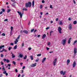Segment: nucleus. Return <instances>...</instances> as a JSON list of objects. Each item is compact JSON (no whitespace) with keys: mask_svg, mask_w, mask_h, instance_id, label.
<instances>
[{"mask_svg":"<svg viewBox=\"0 0 77 77\" xmlns=\"http://www.w3.org/2000/svg\"><path fill=\"white\" fill-rule=\"evenodd\" d=\"M32 6V3L31 2H29L28 3H26L25 4L26 8H30Z\"/></svg>","mask_w":77,"mask_h":77,"instance_id":"1","label":"nucleus"},{"mask_svg":"<svg viewBox=\"0 0 77 77\" xmlns=\"http://www.w3.org/2000/svg\"><path fill=\"white\" fill-rule=\"evenodd\" d=\"M17 13H18V14H19V15L20 16V18H22V15H23L24 14V11H22V12L21 13V12H19V11H17Z\"/></svg>","mask_w":77,"mask_h":77,"instance_id":"2","label":"nucleus"},{"mask_svg":"<svg viewBox=\"0 0 77 77\" xmlns=\"http://www.w3.org/2000/svg\"><path fill=\"white\" fill-rule=\"evenodd\" d=\"M66 39H63L62 41V44H63V45H64L66 44Z\"/></svg>","mask_w":77,"mask_h":77,"instance_id":"3","label":"nucleus"},{"mask_svg":"<svg viewBox=\"0 0 77 77\" xmlns=\"http://www.w3.org/2000/svg\"><path fill=\"white\" fill-rule=\"evenodd\" d=\"M57 58H55V60H54L53 63L54 66H55L56 65V62H57Z\"/></svg>","mask_w":77,"mask_h":77,"instance_id":"4","label":"nucleus"},{"mask_svg":"<svg viewBox=\"0 0 77 77\" xmlns=\"http://www.w3.org/2000/svg\"><path fill=\"white\" fill-rule=\"evenodd\" d=\"M58 31L60 33H62V28L60 27H59L58 28Z\"/></svg>","mask_w":77,"mask_h":77,"instance_id":"5","label":"nucleus"},{"mask_svg":"<svg viewBox=\"0 0 77 77\" xmlns=\"http://www.w3.org/2000/svg\"><path fill=\"white\" fill-rule=\"evenodd\" d=\"M3 60H4V62H6V61L7 63H9L10 62V60H8V59L7 60L5 59H3Z\"/></svg>","mask_w":77,"mask_h":77,"instance_id":"6","label":"nucleus"},{"mask_svg":"<svg viewBox=\"0 0 77 77\" xmlns=\"http://www.w3.org/2000/svg\"><path fill=\"white\" fill-rule=\"evenodd\" d=\"M76 66V62L74 61L73 63V68H75V66Z\"/></svg>","mask_w":77,"mask_h":77,"instance_id":"7","label":"nucleus"},{"mask_svg":"<svg viewBox=\"0 0 77 77\" xmlns=\"http://www.w3.org/2000/svg\"><path fill=\"white\" fill-rule=\"evenodd\" d=\"M36 66V63H35L34 64H32L31 66V67H35V66Z\"/></svg>","mask_w":77,"mask_h":77,"instance_id":"8","label":"nucleus"},{"mask_svg":"<svg viewBox=\"0 0 77 77\" xmlns=\"http://www.w3.org/2000/svg\"><path fill=\"white\" fill-rule=\"evenodd\" d=\"M68 27L69 30H71L72 29V25L71 24H69Z\"/></svg>","mask_w":77,"mask_h":77,"instance_id":"9","label":"nucleus"},{"mask_svg":"<svg viewBox=\"0 0 77 77\" xmlns=\"http://www.w3.org/2000/svg\"><path fill=\"white\" fill-rule=\"evenodd\" d=\"M74 55H75V54H76L77 53V49L76 48H74Z\"/></svg>","mask_w":77,"mask_h":77,"instance_id":"10","label":"nucleus"},{"mask_svg":"<svg viewBox=\"0 0 77 77\" xmlns=\"http://www.w3.org/2000/svg\"><path fill=\"white\" fill-rule=\"evenodd\" d=\"M23 32L25 34H27L28 33V31L27 30H25L23 31Z\"/></svg>","mask_w":77,"mask_h":77,"instance_id":"11","label":"nucleus"},{"mask_svg":"<svg viewBox=\"0 0 77 77\" xmlns=\"http://www.w3.org/2000/svg\"><path fill=\"white\" fill-rule=\"evenodd\" d=\"M18 57H20L22 58L23 57V55L21 54H20L19 56H18Z\"/></svg>","mask_w":77,"mask_h":77,"instance_id":"12","label":"nucleus"},{"mask_svg":"<svg viewBox=\"0 0 77 77\" xmlns=\"http://www.w3.org/2000/svg\"><path fill=\"white\" fill-rule=\"evenodd\" d=\"M5 51V52H7V50H5V48H3L2 49V50L1 51V53H2V52H3V51Z\"/></svg>","mask_w":77,"mask_h":77,"instance_id":"13","label":"nucleus"},{"mask_svg":"<svg viewBox=\"0 0 77 77\" xmlns=\"http://www.w3.org/2000/svg\"><path fill=\"white\" fill-rule=\"evenodd\" d=\"M18 42V41L17 40V39H16V40L14 41V44H17Z\"/></svg>","mask_w":77,"mask_h":77,"instance_id":"14","label":"nucleus"},{"mask_svg":"<svg viewBox=\"0 0 77 77\" xmlns=\"http://www.w3.org/2000/svg\"><path fill=\"white\" fill-rule=\"evenodd\" d=\"M34 5H35V1H34V0H33L32 2V5L33 7V6H34Z\"/></svg>","mask_w":77,"mask_h":77,"instance_id":"15","label":"nucleus"},{"mask_svg":"<svg viewBox=\"0 0 77 77\" xmlns=\"http://www.w3.org/2000/svg\"><path fill=\"white\" fill-rule=\"evenodd\" d=\"M45 60H46V58L44 57L43 59L42 60V63H43L44 62H45Z\"/></svg>","mask_w":77,"mask_h":77,"instance_id":"16","label":"nucleus"},{"mask_svg":"<svg viewBox=\"0 0 77 77\" xmlns=\"http://www.w3.org/2000/svg\"><path fill=\"white\" fill-rule=\"evenodd\" d=\"M67 65H69V63L70 62V60H67Z\"/></svg>","mask_w":77,"mask_h":77,"instance_id":"17","label":"nucleus"},{"mask_svg":"<svg viewBox=\"0 0 77 77\" xmlns=\"http://www.w3.org/2000/svg\"><path fill=\"white\" fill-rule=\"evenodd\" d=\"M5 48V45H1L0 46V49H2V48Z\"/></svg>","mask_w":77,"mask_h":77,"instance_id":"18","label":"nucleus"},{"mask_svg":"<svg viewBox=\"0 0 77 77\" xmlns=\"http://www.w3.org/2000/svg\"><path fill=\"white\" fill-rule=\"evenodd\" d=\"M46 37V35L45 34H44L43 35L42 39H44V38H45Z\"/></svg>","mask_w":77,"mask_h":77,"instance_id":"19","label":"nucleus"},{"mask_svg":"<svg viewBox=\"0 0 77 77\" xmlns=\"http://www.w3.org/2000/svg\"><path fill=\"white\" fill-rule=\"evenodd\" d=\"M59 24L60 25H63V23H62V22L60 21Z\"/></svg>","mask_w":77,"mask_h":77,"instance_id":"20","label":"nucleus"},{"mask_svg":"<svg viewBox=\"0 0 77 77\" xmlns=\"http://www.w3.org/2000/svg\"><path fill=\"white\" fill-rule=\"evenodd\" d=\"M17 45H15V46L14 47V50H16V49H17Z\"/></svg>","mask_w":77,"mask_h":77,"instance_id":"21","label":"nucleus"},{"mask_svg":"<svg viewBox=\"0 0 77 77\" xmlns=\"http://www.w3.org/2000/svg\"><path fill=\"white\" fill-rule=\"evenodd\" d=\"M11 33H12V30H13V27L11 26Z\"/></svg>","mask_w":77,"mask_h":77,"instance_id":"22","label":"nucleus"},{"mask_svg":"<svg viewBox=\"0 0 77 77\" xmlns=\"http://www.w3.org/2000/svg\"><path fill=\"white\" fill-rule=\"evenodd\" d=\"M10 11H11L10 9H8L7 10V13H9V12H10Z\"/></svg>","mask_w":77,"mask_h":77,"instance_id":"23","label":"nucleus"},{"mask_svg":"<svg viewBox=\"0 0 77 77\" xmlns=\"http://www.w3.org/2000/svg\"><path fill=\"white\" fill-rule=\"evenodd\" d=\"M74 24H77V21L75 20L73 22Z\"/></svg>","mask_w":77,"mask_h":77,"instance_id":"24","label":"nucleus"},{"mask_svg":"<svg viewBox=\"0 0 77 77\" xmlns=\"http://www.w3.org/2000/svg\"><path fill=\"white\" fill-rule=\"evenodd\" d=\"M30 57L32 60H33V57L32 56H30Z\"/></svg>","mask_w":77,"mask_h":77,"instance_id":"25","label":"nucleus"},{"mask_svg":"<svg viewBox=\"0 0 77 77\" xmlns=\"http://www.w3.org/2000/svg\"><path fill=\"white\" fill-rule=\"evenodd\" d=\"M14 54H12V58H14L15 57V56L14 55Z\"/></svg>","mask_w":77,"mask_h":77,"instance_id":"26","label":"nucleus"},{"mask_svg":"<svg viewBox=\"0 0 77 77\" xmlns=\"http://www.w3.org/2000/svg\"><path fill=\"white\" fill-rule=\"evenodd\" d=\"M65 74H66V71H64L63 72V75H64Z\"/></svg>","mask_w":77,"mask_h":77,"instance_id":"27","label":"nucleus"},{"mask_svg":"<svg viewBox=\"0 0 77 77\" xmlns=\"http://www.w3.org/2000/svg\"><path fill=\"white\" fill-rule=\"evenodd\" d=\"M20 35H19L17 38L16 39L17 40H18V39H20Z\"/></svg>","mask_w":77,"mask_h":77,"instance_id":"28","label":"nucleus"},{"mask_svg":"<svg viewBox=\"0 0 77 77\" xmlns=\"http://www.w3.org/2000/svg\"><path fill=\"white\" fill-rule=\"evenodd\" d=\"M27 8H23V11H27Z\"/></svg>","mask_w":77,"mask_h":77,"instance_id":"29","label":"nucleus"},{"mask_svg":"<svg viewBox=\"0 0 77 77\" xmlns=\"http://www.w3.org/2000/svg\"><path fill=\"white\" fill-rule=\"evenodd\" d=\"M13 64H14V65H16V62H15L14 61H13Z\"/></svg>","mask_w":77,"mask_h":77,"instance_id":"30","label":"nucleus"},{"mask_svg":"<svg viewBox=\"0 0 77 77\" xmlns=\"http://www.w3.org/2000/svg\"><path fill=\"white\" fill-rule=\"evenodd\" d=\"M77 42V40H75L74 42V43L73 44V45H75V44Z\"/></svg>","mask_w":77,"mask_h":77,"instance_id":"31","label":"nucleus"},{"mask_svg":"<svg viewBox=\"0 0 77 77\" xmlns=\"http://www.w3.org/2000/svg\"><path fill=\"white\" fill-rule=\"evenodd\" d=\"M63 71H61L60 72V73L61 74H63Z\"/></svg>","mask_w":77,"mask_h":77,"instance_id":"32","label":"nucleus"},{"mask_svg":"<svg viewBox=\"0 0 77 77\" xmlns=\"http://www.w3.org/2000/svg\"><path fill=\"white\" fill-rule=\"evenodd\" d=\"M52 32H53V31H50V36H51V33H52Z\"/></svg>","mask_w":77,"mask_h":77,"instance_id":"33","label":"nucleus"},{"mask_svg":"<svg viewBox=\"0 0 77 77\" xmlns=\"http://www.w3.org/2000/svg\"><path fill=\"white\" fill-rule=\"evenodd\" d=\"M2 12H5V9H3V8H2Z\"/></svg>","mask_w":77,"mask_h":77,"instance_id":"34","label":"nucleus"},{"mask_svg":"<svg viewBox=\"0 0 77 77\" xmlns=\"http://www.w3.org/2000/svg\"><path fill=\"white\" fill-rule=\"evenodd\" d=\"M1 65H4V63L3 62V61H1Z\"/></svg>","mask_w":77,"mask_h":77,"instance_id":"35","label":"nucleus"},{"mask_svg":"<svg viewBox=\"0 0 77 77\" xmlns=\"http://www.w3.org/2000/svg\"><path fill=\"white\" fill-rule=\"evenodd\" d=\"M41 56V54H39L37 55V56Z\"/></svg>","mask_w":77,"mask_h":77,"instance_id":"36","label":"nucleus"},{"mask_svg":"<svg viewBox=\"0 0 77 77\" xmlns=\"http://www.w3.org/2000/svg\"><path fill=\"white\" fill-rule=\"evenodd\" d=\"M34 30H35V29H31V32H33Z\"/></svg>","mask_w":77,"mask_h":77,"instance_id":"37","label":"nucleus"},{"mask_svg":"<svg viewBox=\"0 0 77 77\" xmlns=\"http://www.w3.org/2000/svg\"><path fill=\"white\" fill-rule=\"evenodd\" d=\"M2 36H5V34L4 33H3L2 34Z\"/></svg>","mask_w":77,"mask_h":77,"instance_id":"38","label":"nucleus"},{"mask_svg":"<svg viewBox=\"0 0 77 77\" xmlns=\"http://www.w3.org/2000/svg\"><path fill=\"white\" fill-rule=\"evenodd\" d=\"M26 58H27V56L25 55V57H23V59H26Z\"/></svg>","mask_w":77,"mask_h":77,"instance_id":"39","label":"nucleus"},{"mask_svg":"<svg viewBox=\"0 0 77 77\" xmlns=\"http://www.w3.org/2000/svg\"><path fill=\"white\" fill-rule=\"evenodd\" d=\"M40 8L41 9H42V5H40Z\"/></svg>","mask_w":77,"mask_h":77,"instance_id":"40","label":"nucleus"},{"mask_svg":"<svg viewBox=\"0 0 77 77\" xmlns=\"http://www.w3.org/2000/svg\"><path fill=\"white\" fill-rule=\"evenodd\" d=\"M3 74H5L6 73V71H5L4 72H3Z\"/></svg>","mask_w":77,"mask_h":77,"instance_id":"41","label":"nucleus"},{"mask_svg":"<svg viewBox=\"0 0 77 77\" xmlns=\"http://www.w3.org/2000/svg\"><path fill=\"white\" fill-rule=\"evenodd\" d=\"M2 71H5V69L4 67H3L2 69Z\"/></svg>","mask_w":77,"mask_h":77,"instance_id":"42","label":"nucleus"},{"mask_svg":"<svg viewBox=\"0 0 77 77\" xmlns=\"http://www.w3.org/2000/svg\"><path fill=\"white\" fill-rule=\"evenodd\" d=\"M15 72L17 73V72H18V70H17V69H16L15 70Z\"/></svg>","mask_w":77,"mask_h":77,"instance_id":"43","label":"nucleus"},{"mask_svg":"<svg viewBox=\"0 0 77 77\" xmlns=\"http://www.w3.org/2000/svg\"><path fill=\"white\" fill-rule=\"evenodd\" d=\"M1 57H3V54H1Z\"/></svg>","mask_w":77,"mask_h":77,"instance_id":"44","label":"nucleus"},{"mask_svg":"<svg viewBox=\"0 0 77 77\" xmlns=\"http://www.w3.org/2000/svg\"><path fill=\"white\" fill-rule=\"evenodd\" d=\"M42 3H45V1H44V0H42Z\"/></svg>","mask_w":77,"mask_h":77,"instance_id":"45","label":"nucleus"},{"mask_svg":"<svg viewBox=\"0 0 77 77\" xmlns=\"http://www.w3.org/2000/svg\"><path fill=\"white\" fill-rule=\"evenodd\" d=\"M11 45H14V43H10Z\"/></svg>","mask_w":77,"mask_h":77,"instance_id":"46","label":"nucleus"},{"mask_svg":"<svg viewBox=\"0 0 77 77\" xmlns=\"http://www.w3.org/2000/svg\"><path fill=\"white\" fill-rule=\"evenodd\" d=\"M50 8H51V9H52L53 8V7H52V5H50Z\"/></svg>","mask_w":77,"mask_h":77,"instance_id":"47","label":"nucleus"},{"mask_svg":"<svg viewBox=\"0 0 77 77\" xmlns=\"http://www.w3.org/2000/svg\"><path fill=\"white\" fill-rule=\"evenodd\" d=\"M7 66H9L10 67L11 66V64H8Z\"/></svg>","mask_w":77,"mask_h":77,"instance_id":"48","label":"nucleus"},{"mask_svg":"<svg viewBox=\"0 0 77 77\" xmlns=\"http://www.w3.org/2000/svg\"><path fill=\"white\" fill-rule=\"evenodd\" d=\"M58 20H59V19H58V18H57L56 19V21H57Z\"/></svg>","mask_w":77,"mask_h":77,"instance_id":"49","label":"nucleus"},{"mask_svg":"<svg viewBox=\"0 0 77 77\" xmlns=\"http://www.w3.org/2000/svg\"><path fill=\"white\" fill-rule=\"evenodd\" d=\"M49 28L50 27H47L46 28V30H48V29H49Z\"/></svg>","mask_w":77,"mask_h":77,"instance_id":"50","label":"nucleus"},{"mask_svg":"<svg viewBox=\"0 0 77 77\" xmlns=\"http://www.w3.org/2000/svg\"><path fill=\"white\" fill-rule=\"evenodd\" d=\"M8 20L7 19H6L4 20V21H7Z\"/></svg>","mask_w":77,"mask_h":77,"instance_id":"51","label":"nucleus"},{"mask_svg":"<svg viewBox=\"0 0 77 77\" xmlns=\"http://www.w3.org/2000/svg\"><path fill=\"white\" fill-rule=\"evenodd\" d=\"M73 3L74 4H75V0H73Z\"/></svg>","mask_w":77,"mask_h":77,"instance_id":"52","label":"nucleus"},{"mask_svg":"<svg viewBox=\"0 0 77 77\" xmlns=\"http://www.w3.org/2000/svg\"><path fill=\"white\" fill-rule=\"evenodd\" d=\"M11 47H10L8 48V50H11Z\"/></svg>","mask_w":77,"mask_h":77,"instance_id":"53","label":"nucleus"},{"mask_svg":"<svg viewBox=\"0 0 77 77\" xmlns=\"http://www.w3.org/2000/svg\"><path fill=\"white\" fill-rule=\"evenodd\" d=\"M72 38H70L69 40V41H71V40Z\"/></svg>","mask_w":77,"mask_h":77,"instance_id":"54","label":"nucleus"},{"mask_svg":"<svg viewBox=\"0 0 77 77\" xmlns=\"http://www.w3.org/2000/svg\"><path fill=\"white\" fill-rule=\"evenodd\" d=\"M25 68H26V67H25V66H23L22 68L23 69H24Z\"/></svg>","mask_w":77,"mask_h":77,"instance_id":"55","label":"nucleus"},{"mask_svg":"<svg viewBox=\"0 0 77 77\" xmlns=\"http://www.w3.org/2000/svg\"><path fill=\"white\" fill-rule=\"evenodd\" d=\"M3 76V75L2 74H0V77H2Z\"/></svg>","mask_w":77,"mask_h":77,"instance_id":"56","label":"nucleus"},{"mask_svg":"<svg viewBox=\"0 0 77 77\" xmlns=\"http://www.w3.org/2000/svg\"><path fill=\"white\" fill-rule=\"evenodd\" d=\"M70 42H71V41H69V40H68V44H70Z\"/></svg>","mask_w":77,"mask_h":77,"instance_id":"57","label":"nucleus"},{"mask_svg":"<svg viewBox=\"0 0 77 77\" xmlns=\"http://www.w3.org/2000/svg\"><path fill=\"white\" fill-rule=\"evenodd\" d=\"M48 45H50V42H49L48 43Z\"/></svg>","mask_w":77,"mask_h":77,"instance_id":"58","label":"nucleus"},{"mask_svg":"<svg viewBox=\"0 0 77 77\" xmlns=\"http://www.w3.org/2000/svg\"><path fill=\"white\" fill-rule=\"evenodd\" d=\"M3 14V11H1L0 12V14L1 15Z\"/></svg>","mask_w":77,"mask_h":77,"instance_id":"59","label":"nucleus"},{"mask_svg":"<svg viewBox=\"0 0 77 77\" xmlns=\"http://www.w3.org/2000/svg\"><path fill=\"white\" fill-rule=\"evenodd\" d=\"M40 36H41V35H38L37 36L38 38H39V37H40Z\"/></svg>","mask_w":77,"mask_h":77,"instance_id":"60","label":"nucleus"},{"mask_svg":"<svg viewBox=\"0 0 77 77\" xmlns=\"http://www.w3.org/2000/svg\"><path fill=\"white\" fill-rule=\"evenodd\" d=\"M24 43H22V47H24Z\"/></svg>","mask_w":77,"mask_h":77,"instance_id":"61","label":"nucleus"},{"mask_svg":"<svg viewBox=\"0 0 77 77\" xmlns=\"http://www.w3.org/2000/svg\"><path fill=\"white\" fill-rule=\"evenodd\" d=\"M29 50H31V48H28Z\"/></svg>","mask_w":77,"mask_h":77,"instance_id":"62","label":"nucleus"},{"mask_svg":"<svg viewBox=\"0 0 77 77\" xmlns=\"http://www.w3.org/2000/svg\"><path fill=\"white\" fill-rule=\"evenodd\" d=\"M5 75H6L7 76V75H8V73H5Z\"/></svg>","mask_w":77,"mask_h":77,"instance_id":"63","label":"nucleus"},{"mask_svg":"<svg viewBox=\"0 0 77 77\" xmlns=\"http://www.w3.org/2000/svg\"><path fill=\"white\" fill-rule=\"evenodd\" d=\"M46 48H47V50H49V48H48V47H47Z\"/></svg>","mask_w":77,"mask_h":77,"instance_id":"64","label":"nucleus"}]
</instances>
